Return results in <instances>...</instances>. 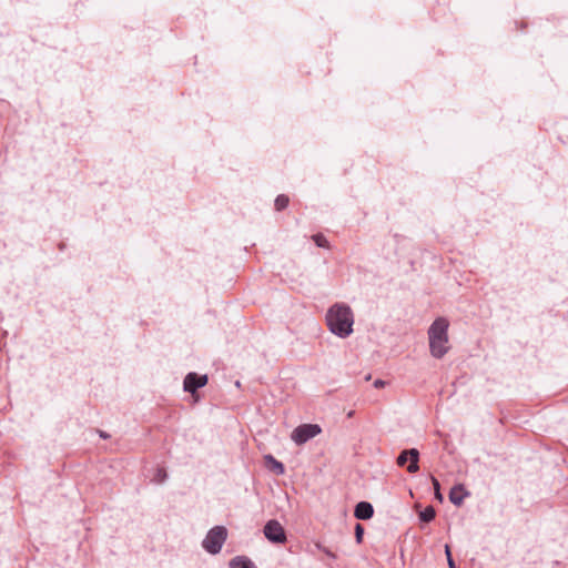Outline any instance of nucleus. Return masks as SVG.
<instances>
[{"label": "nucleus", "mask_w": 568, "mask_h": 568, "mask_svg": "<svg viewBox=\"0 0 568 568\" xmlns=\"http://www.w3.org/2000/svg\"><path fill=\"white\" fill-rule=\"evenodd\" d=\"M374 515V508L368 501H359L355 506L354 516L361 520H368Z\"/></svg>", "instance_id": "obj_8"}, {"label": "nucleus", "mask_w": 568, "mask_h": 568, "mask_svg": "<svg viewBox=\"0 0 568 568\" xmlns=\"http://www.w3.org/2000/svg\"><path fill=\"white\" fill-rule=\"evenodd\" d=\"M322 428L317 424H303L297 426L291 434V439L296 445H303L321 434Z\"/></svg>", "instance_id": "obj_4"}, {"label": "nucleus", "mask_w": 568, "mask_h": 568, "mask_svg": "<svg viewBox=\"0 0 568 568\" xmlns=\"http://www.w3.org/2000/svg\"><path fill=\"white\" fill-rule=\"evenodd\" d=\"M353 416H354V410H351V412H348V413H347V417H348V418H351V417H353Z\"/></svg>", "instance_id": "obj_23"}, {"label": "nucleus", "mask_w": 568, "mask_h": 568, "mask_svg": "<svg viewBox=\"0 0 568 568\" xmlns=\"http://www.w3.org/2000/svg\"><path fill=\"white\" fill-rule=\"evenodd\" d=\"M432 484L434 486V489H435V496L436 498H438L439 500H442V494H440V484L438 481V479L434 476H432Z\"/></svg>", "instance_id": "obj_16"}, {"label": "nucleus", "mask_w": 568, "mask_h": 568, "mask_svg": "<svg viewBox=\"0 0 568 568\" xmlns=\"http://www.w3.org/2000/svg\"><path fill=\"white\" fill-rule=\"evenodd\" d=\"M448 567L449 568H457L454 560H450V562H448Z\"/></svg>", "instance_id": "obj_21"}, {"label": "nucleus", "mask_w": 568, "mask_h": 568, "mask_svg": "<svg viewBox=\"0 0 568 568\" xmlns=\"http://www.w3.org/2000/svg\"><path fill=\"white\" fill-rule=\"evenodd\" d=\"M407 460H409V465L407 466V471L410 474H415L419 470V452L416 448L405 449L400 452V454L397 457V465L404 466Z\"/></svg>", "instance_id": "obj_6"}, {"label": "nucleus", "mask_w": 568, "mask_h": 568, "mask_svg": "<svg viewBox=\"0 0 568 568\" xmlns=\"http://www.w3.org/2000/svg\"><path fill=\"white\" fill-rule=\"evenodd\" d=\"M315 548L317 550L324 552L327 557H329L332 559H336V555L333 551H331L327 547L322 545L321 542H315Z\"/></svg>", "instance_id": "obj_14"}, {"label": "nucleus", "mask_w": 568, "mask_h": 568, "mask_svg": "<svg viewBox=\"0 0 568 568\" xmlns=\"http://www.w3.org/2000/svg\"><path fill=\"white\" fill-rule=\"evenodd\" d=\"M100 436H101L102 438H108V437H109L104 432H100Z\"/></svg>", "instance_id": "obj_22"}, {"label": "nucleus", "mask_w": 568, "mask_h": 568, "mask_svg": "<svg viewBox=\"0 0 568 568\" xmlns=\"http://www.w3.org/2000/svg\"><path fill=\"white\" fill-rule=\"evenodd\" d=\"M364 528L361 524H356L355 526V538L356 542L361 544L363 541Z\"/></svg>", "instance_id": "obj_15"}, {"label": "nucleus", "mask_w": 568, "mask_h": 568, "mask_svg": "<svg viewBox=\"0 0 568 568\" xmlns=\"http://www.w3.org/2000/svg\"><path fill=\"white\" fill-rule=\"evenodd\" d=\"M227 537V530L223 526H215L209 530L205 538L202 541L203 548L212 555H216L221 551L223 544Z\"/></svg>", "instance_id": "obj_3"}, {"label": "nucleus", "mask_w": 568, "mask_h": 568, "mask_svg": "<svg viewBox=\"0 0 568 568\" xmlns=\"http://www.w3.org/2000/svg\"><path fill=\"white\" fill-rule=\"evenodd\" d=\"M449 499L454 505L459 506L463 503L464 497L456 495L455 490L453 489L449 493Z\"/></svg>", "instance_id": "obj_17"}, {"label": "nucleus", "mask_w": 568, "mask_h": 568, "mask_svg": "<svg viewBox=\"0 0 568 568\" xmlns=\"http://www.w3.org/2000/svg\"><path fill=\"white\" fill-rule=\"evenodd\" d=\"M166 471L162 468H159L155 474V480L159 483H163L166 479Z\"/></svg>", "instance_id": "obj_18"}, {"label": "nucleus", "mask_w": 568, "mask_h": 568, "mask_svg": "<svg viewBox=\"0 0 568 568\" xmlns=\"http://www.w3.org/2000/svg\"><path fill=\"white\" fill-rule=\"evenodd\" d=\"M436 516V511L433 506H427L423 511L419 513V519L424 523H430Z\"/></svg>", "instance_id": "obj_11"}, {"label": "nucleus", "mask_w": 568, "mask_h": 568, "mask_svg": "<svg viewBox=\"0 0 568 568\" xmlns=\"http://www.w3.org/2000/svg\"><path fill=\"white\" fill-rule=\"evenodd\" d=\"M326 324L329 331L341 338H346L353 333L354 314L352 308L344 303L332 305L326 314Z\"/></svg>", "instance_id": "obj_1"}, {"label": "nucleus", "mask_w": 568, "mask_h": 568, "mask_svg": "<svg viewBox=\"0 0 568 568\" xmlns=\"http://www.w3.org/2000/svg\"><path fill=\"white\" fill-rule=\"evenodd\" d=\"M312 239L318 247H324V248L329 247V243H328L327 239L322 233H317V234L313 235Z\"/></svg>", "instance_id": "obj_13"}, {"label": "nucleus", "mask_w": 568, "mask_h": 568, "mask_svg": "<svg viewBox=\"0 0 568 568\" xmlns=\"http://www.w3.org/2000/svg\"><path fill=\"white\" fill-rule=\"evenodd\" d=\"M288 203H290L288 196L285 194H280V195H277V197L275 199V202H274L275 210L283 211L284 209L287 207Z\"/></svg>", "instance_id": "obj_12"}, {"label": "nucleus", "mask_w": 568, "mask_h": 568, "mask_svg": "<svg viewBox=\"0 0 568 568\" xmlns=\"http://www.w3.org/2000/svg\"><path fill=\"white\" fill-rule=\"evenodd\" d=\"M231 568H257L254 562L246 556H236L230 561Z\"/></svg>", "instance_id": "obj_10"}, {"label": "nucleus", "mask_w": 568, "mask_h": 568, "mask_svg": "<svg viewBox=\"0 0 568 568\" xmlns=\"http://www.w3.org/2000/svg\"><path fill=\"white\" fill-rule=\"evenodd\" d=\"M449 322L445 317H437L428 328L429 352L435 358H443L449 351L448 341Z\"/></svg>", "instance_id": "obj_2"}, {"label": "nucleus", "mask_w": 568, "mask_h": 568, "mask_svg": "<svg viewBox=\"0 0 568 568\" xmlns=\"http://www.w3.org/2000/svg\"><path fill=\"white\" fill-rule=\"evenodd\" d=\"M266 467L273 471L275 475H283L285 473V467L283 463L277 460L272 455H266L264 457Z\"/></svg>", "instance_id": "obj_9"}, {"label": "nucleus", "mask_w": 568, "mask_h": 568, "mask_svg": "<svg viewBox=\"0 0 568 568\" xmlns=\"http://www.w3.org/2000/svg\"><path fill=\"white\" fill-rule=\"evenodd\" d=\"M207 384V375H199L194 372L189 373L183 381V389L194 394L199 388Z\"/></svg>", "instance_id": "obj_7"}, {"label": "nucleus", "mask_w": 568, "mask_h": 568, "mask_svg": "<svg viewBox=\"0 0 568 568\" xmlns=\"http://www.w3.org/2000/svg\"><path fill=\"white\" fill-rule=\"evenodd\" d=\"M263 532L266 539L273 544H284L287 540L283 526L276 519L268 520Z\"/></svg>", "instance_id": "obj_5"}, {"label": "nucleus", "mask_w": 568, "mask_h": 568, "mask_svg": "<svg viewBox=\"0 0 568 568\" xmlns=\"http://www.w3.org/2000/svg\"><path fill=\"white\" fill-rule=\"evenodd\" d=\"M445 554L447 557V562H450V560H454L450 552V547L448 545L445 546Z\"/></svg>", "instance_id": "obj_19"}, {"label": "nucleus", "mask_w": 568, "mask_h": 568, "mask_svg": "<svg viewBox=\"0 0 568 568\" xmlns=\"http://www.w3.org/2000/svg\"><path fill=\"white\" fill-rule=\"evenodd\" d=\"M385 384H386V383H385L383 379H376V381L374 382V387H376V388H383V387L385 386Z\"/></svg>", "instance_id": "obj_20"}]
</instances>
